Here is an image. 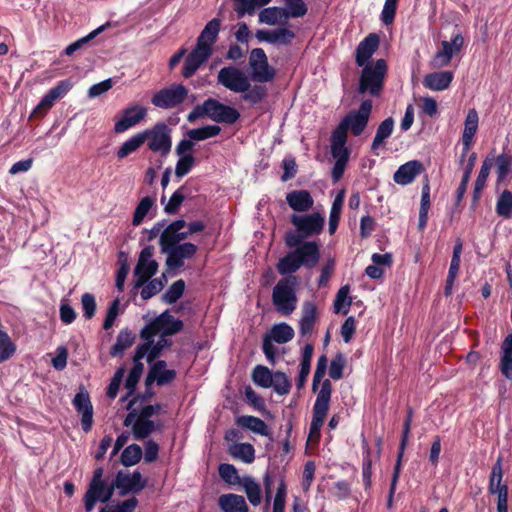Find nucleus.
<instances>
[{
    "label": "nucleus",
    "instance_id": "1",
    "mask_svg": "<svg viewBox=\"0 0 512 512\" xmlns=\"http://www.w3.org/2000/svg\"><path fill=\"white\" fill-rule=\"evenodd\" d=\"M371 111L372 101L364 100L359 109L350 111L332 132L331 155L335 160L332 168V178L334 182L341 179L349 161L350 150L346 146L348 131L354 136L361 135L368 125Z\"/></svg>",
    "mask_w": 512,
    "mask_h": 512
},
{
    "label": "nucleus",
    "instance_id": "2",
    "mask_svg": "<svg viewBox=\"0 0 512 512\" xmlns=\"http://www.w3.org/2000/svg\"><path fill=\"white\" fill-rule=\"evenodd\" d=\"M185 226L184 220L173 221L163 230L159 239L161 252L167 256L166 265L169 269L183 267L185 260L193 258L197 253V245L182 243L187 238V233H182Z\"/></svg>",
    "mask_w": 512,
    "mask_h": 512
},
{
    "label": "nucleus",
    "instance_id": "3",
    "mask_svg": "<svg viewBox=\"0 0 512 512\" xmlns=\"http://www.w3.org/2000/svg\"><path fill=\"white\" fill-rule=\"evenodd\" d=\"M292 251L288 252L277 263V271L281 275H289L298 271L302 266L313 268L320 259V245L316 241H302Z\"/></svg>",
    "mask_w": 512,
    "mask_h": 512
},
{
    "label": "nucleus",
    "instance_id": "4",
    "mask_svg": "<svg viewBox=\"0 0 512 512\" xmlns=\"http://www.w3.org/2000/svg\"><path fill=\"white\" fill-rule=\"evenodd\" d=\"M290 221L295 231H289L285 235V244L292 248L300 244L306 238L319 235L325 224V217L319 212L311 214H292Z\"/></svg>",
    "mask_w": 512,
    "mask_h": 512
},
{
    "label": "nucleus",
    "instance_id": "5",
    "mask_svg": "<svg viewBox=\"0 0 512 512\" xmlns=\"http://www.w3.org/2000/svg\"><path fill=\"white\" fill-rule=\"evenodd\" d=\"M297 278L287 276L278 281L272 293V301L278 312L290 315L297 305L296 296Z\"/></svg>",
    "mask_w": 512,
    "mask_h": 512
},
{
    "label": "nucleus",
    "instance_id": "6",
    "mask_svg": "<svg viewBox=\"0 0 512 512\" xmlns=\"http://www.w3.org/2000/svg\"><path fill=\"white\" fill-rule=\"evenodd\" d=\"M386 73L387 64L385 60L378 59L374 63H367L360 76L359 93H368L372 96L379 95L383 87Z\"/></svg>",
    "mask_w": 512,
    "mask_h": 512
},
{
    "label": "nucleus",
    "instance_id": "7",
    "mask_svg": "<svg viewBox=\"0 0 512 512\" xmlns=\"http://www.w3.org/2000/svg\"><path fill=\"white\" fill-rule=\"evenodd\" d=\"M217 34H200L197 45L185 60L182 75L190 78L210 57Z\"/></svg>",
    "mask_w": 512,
    "mask_h": 512
},
{
    "label": "nucleus",
    "instance_id": "8",
    "mask_svg": "<svg viewBox=\"0 0 512 512\" xmlns=\"http://www.w3.org/2000/svg\"><path fill=\"white\" fill-rule=\"evenodd\" d=\"M140 134L143 137V144L147 142L149 150L166 156L172 147L171 129L164 122H158Z\"/></svg>",
    "mask_w": 512,
    "mask_h": 512
},
{
    "label": "nucleus",
    "instance_id": "9",
    "mask_svg": "<svg viewBox=\"0 0 512 512\" xmlns=\"http://www.w3.org/2000/svg\"><path fill=\"white\" fill-rule=\"evenodd\" d=\"M332 393L331 382L326 379L322 382L321 388L313 406V418L310 424V437H318L327 416Z\"/></svg>",
    "mask_w": 512,
    "mask_h": 512
},
{
    "label": "nucleus",
    "instance_id": "10",
    "mask_svg": "<svg viewBox=\"0 0 512 512\" xmlns=\"http://www.w3.org/2000/svg\"><path fill=\"white\" fill-rule=\"evenodd\" d=\"M249 78L255 82L266 83L274 79L275 69L269 65L268 58L261 48H255L249 55Z\"/></svg>",
    "mask_w": 512,
    "mask_h": 512
},
{
    "label": "nucleus",
    "instance_id": "11",
    "mask_svg": "<svg viewBox=\"0 0 512 512\" xmlns=\"http://www.w3.org/2000/svg\"><path fill=\"white\" fill-rule=\"evenodd\" d=\"M182 328V321L175 319L168 311H165L142 329L141 337L148 338L159 335L166 338L181 331Z\"/></svg>",
    "mask_w": 512,
    "mask_h": 512
},
{
    "label": "nucleus",
    "instance_id": "12",
    "mask_svg": "<svg viewBox=\"0 0 512 512\" xmlns=\"http://www.w3.org/2000/svg\"><path fill=\"white\" fill-rule=\"evenodd\" d=\"M153 256V246L150 245L141 250L133 272L136 278L133 285L134 290L139 289L147 280L151 279L157 273L159 265Z\"/></svg>",
    "mask_w": 512,
    "mask_h": 512
},
{
    "label": "nucleus",
    "instance_id": "13",
    "mask_svg": "<svg viewBox=\"0 0 512 512\" xmlns=\"http://www.w3.org/2000/svg\"><path fill=\"white\" fill-rule=\"evenodd\" d=\"M464 45L462 34H455L450 40H443L436 54L430 62L432 68H442L447 66L451 59L460 53Z\"/></svg>",
    "mask_w": 512,
    "mask_h": 512
},
{
    "label": "nucleus",
    "instance_id": "14",
    "mask_svg": "<svg viewBox=\"0 0 512 512\" xmlns=\"http://www.w3.org/2000/svg\"><path fill=\"white\" fill-rule=\"evenodd\" d=\"M218 83L236 93H243L250 88L249 77L236 67H224L218 72Z\"/></svg>",
    "mask_w": 512,
    "mask_h": 512
},
{
    "label": "nucleus",
    "instance_id": "15",
    "mask_svg": "<svg viewBox=\"0 0 512 512\" xmlns=\"http://www.w3.org/2000/svg\"><path fill=\"white\" fill-rule=\"evenodd\" d=\"M188 95V90L181 84H173L161 89L151 99L154 106L162 109H170L180 105Z\"/></svg>",
    "mask_w": 512,
    "mask_h": 512
},
{
    "label": "nucleus",
    "instance_id": "16",
    "mask_svg": "<svg viewBox=\"0 0 512 512\" xmlns=\"http://www.w3.org/2000/svg\"><path fill=\"white\" fill-rule=\"evenodd\" d=\"M204 112L211 120L218 123H235L239 117V112L230 106L224 105L215 99H208L203 103Z\"/></svg>",
    "mask_w": 512,
    "mask_h": 512
},
{
    "label": "nucleus",
    "instance_id": "17",
    "mask_svg": "<svg viewBox=\"0 0 512 512\" xmlns=\"http://www.w3.org/2000/svg\"><path fill=\"white\" fill-rule=\"evenodd\" d=\"M126 427H132L133 437L136 440L147 438L153 432L160 430L162 423L160 421H153L151 419L143 418L135 412H130L124 419Z\"/></svg>",
    "mask_w": 512,
    "mask_h": 512
},
{
    "label": "nucleus",
    "instance_id": "18",
    "mask_svg": "<svg viewBox=\"0 0 512 512\" xmlns=\"http://www.w3.org/2000/svg\"><path fill=\"white\" fill-rule=\"evenodd\" d=\"M147 115V109L140 105H133L123 111V116L114 125L116 133H123L136 126Z\"/></svg>",
    "mask_w": 512,
    "mask_h": 512
},
{
    "label": "nucleus",
    "instance_id": "19",
    "mask_svg": "<svg viewBox=\"0 0 512 512\" xmlns=\"http://www.w3.org/2000/svg\"><path fill=\"white\" fill-rule=\"evenodd\" d=\"M115 488V482L111 485L107 484L106 482H102L96 485L94 488L93 486H89L84 497L85 509L90 512L93 510L97 501L103 503L108 502L113 496Z\"/></svg>",
    "mask_w": 512,
    "mask_h": 512
},
{
    "label": "nucleus",
    "instance_id": "20",
    "mask_svg": "<svg viewBox=\"0 0 512 512\" xmlns=\"http://www.w3.org/2000/svg\"><path fill=\"white\" fill-rule=\"evenodd\" d=\"M176 377L174 369H167V364L164 360H158L151 363L145 383L151 385L156 382L157 385L163 386L172 382Z\"/></svg>",
    "mask_w": 512,
    "mask_h": 512
},
{
    "label": "nucleus",
    "instance_id": "21",
    "mask_svg": "<svg viewBox=\"0 0 512 512\" xmlns=\"http://www.w3.org/2000/svg\"><path fill=\"white\" fill-rule=\"evenodd\" d=\"M145 480L139 471L133 473L118 472L115 478V486L121 490V495L129 492H139L145 487Z\"/></svg>",
    "mask_w": 512,
    "mask_h": 512
},
{
    "label": "nucleus",
    "instance_id": "22",
    "mask_svg": "<svg viewBox=\"0 0 512 512\" xmlns=\"http://www.w3.org/2000/svg\"><path fill=\"white\" fill-rule=\"evenodd\" d=\"M73 405L81 414V426L85 432L91 430L93 425V406L86 391H80L73 399Z\"/></svg>",
    "mask_w": 512,
    "mask_h": 512
},
{
    "label": "nucleus",
    "instance_id": "23",
    "mask_svg": "<svg viewBox=\"0 0 512 512\" xmlns=\"http://www.w3.org/2000/svg\"><path fill=\"white\" fill-rule=\"evenodd\" d=\"M479 115L475 108L468 110L464 120V129L462 133V159L467 155L473 145V139L478 131Z\"/></svg>",
    "mask_w": 512,
    "mask_h": 512
},
{
    "label": "nucleus",
    "instance_id": "24",
    "mask_svg": "<svg viewBox=\"0 0 512 512\" xmlns=\"http://www.w3.org/2000/svg\"><path fill=\"white\" fill-rule=\"evenodd\" d=\"M71 87L72 84L68 80L58 82L55 87L50 89L48 93L44 95L34 112L41 113L48 111L58 99L66 95Z\"/></svg>",
    "mask_w": 512,
    "mask_h": 512
},
{
    "label": "nucleus",
    "instance_id": "25",
    "mask_svg": "<svg viewBox=\"0 0 512 512\" xmlns=\"http://www.w3.org/2000/svg\"><path fill=\"white\" fill-rule=\"evenodd\" d=\"M423 165L417 160L408 161L401 165L393 175L395 183L405 186L414 181L421 173Z\"/></svg>",
    "mask_w": 512,
    "mask_h": 512
},
{
    "label": "nucleus",
    "instance_id": "26",
    "mask_svg": "<svg viewBox=\"0 0 512 512\" xmlns=\"http://www.w3.org/2000/svg\"><path fill=\"white\" fill-rule=\"evenodd\" d=\"M286 202L296 212H307L314 205V199L307 190H294L286 195Z\"/></svg>",
    "mask_w": 512,
    "mask_h": 512
},
{
    "label": "nucleus",
    "instance_id": "27",
    "mask_svg": "<svg viewBox=\"0 0 512 512\" xmlns=\"http://www.w3.org/2000/svg\"><path fill=\"white\" fill-rule=\"evenodd\" d=\"M379 47V38L377 34H369L360 42L356 49V63L358 66H365Z\"/></svg>",
    "mask_w": 512,
    "mask_h": 512
},
{
    "label": "nucleus",
    "instance_id": "28",
    "mask_svg": "<svg viewBox=\"0 0 512 512\" xmlns=\"http://www.w3.org/2000/svg\"><path fill=\"white\" fill-rule=\"evenodd\" d=\"M453 78L451 71L433 72L424 77L423 85L432 91H443L450 86Z\"/></svg>",
    "mask_w": 512,
    "mask_h": 512
},
{
    "label": "nucleus",
    "instance_id": "29",
    "mask_svg": "<svg viewBox=\"0 0 512 512\" xmlns=\"http://www.w3.org/2000/svg\"><path fill=\"white\" fill-rule=\"evenodd\" d=\"M317 317V308L313 302L307 301L302 307V316L299 322V331L302 335L310 334Z\"/></svg>",
    "mask_w": 512,
    "mask_h": 512
},
{
    "label": "nucleus",
    "instance_id": "30",
    "mask_svg": "<svg viewBox=\"0 0 512 512\" xmlns=\"http://www.w3.org/2000/svg\"><path fill=\"white\" fill-rule=\"evenodd\" d=\"M218 502L223 512H248V506L243 496L224 494L219 497Z\"/></svg>",
    "mask_w": 512,
    "mask_h": 512
},
{
    "label": "nucleus",
    "instance_id": "31",
    "mask_svg": "<svg viewBox=\"0 0 512 512\" xmlns=\"http://www.w3.org/2000/svg\"><path fill=\"white\" fill-rule=\"evenodd\" d=\"M503 469H502V458L498 457L495 465L492 468L488 490L489 493L499 495L501 493H508V487L506 484H502Z\"/></svg>",
    "mask_w": 512,
    "mask_h": 512
},
{
    "label": "nucleus",
    "instance_id": "32",
    "mask_svg": "<svg viewBox=\"0 0 512 512\" xmlns=\"http://www.w3.org/2000/svg\"><path fill=\"white\" fill-rule=\"evenodd\" d=\"M155 336L143 338L145 342L137 348H144L145 357L149 364H151L161 353V351L169 345L166 338L160 336L159 340L155 343Z\"/></svg>",
    "mask_w": 512,
    "mask_h": 512
},
{
    "label": "nucleus",
    "instance_id": "33",
    "mask_svg": "<svg viewBox=\"0 0 512 512\" xmlns=\"http://www.w3.org/2000/svg\"><path fill=\"white\" fill-rule=\"evenodd\" d=\"M236 422L242 428L251 430L261 436H268L270 433L268 425L262 419L255 416H240Z\"/></svg>",
    "mask_w": 512,
    "mask_h": 512
},
{
    "label": "nucleus",
    "instance_id": "34",
    "mask_svg": "<svg viewBox=\"0 0 512 512\" xmlns=\"http://www.w3.org/2000/svg\"><path fill=\"white\" fill-rule=\"evenodd\" d=\"M502 355L500 359L501 373L507 378L512 379V334H509L502 343Z\"/></svg>",
    "mask_w": 512,
    "mask_h": 512
},
{
    "label": "nucleus",
    "instance_id": "35",
    "mask_svg": "<svg viewBox=\"0 0 512 512\" xmlns=\"http://www.w3.org/2000/svg\"><path fill=\"white\" fill-rule=\"evenodd\" d=\"M229 454L236 460L252 463L255 459V449L249 443H233L228 448Z\"/></svg>",
    "mask_w": 512,
    "mask_h": 512
},
{
    "label": "nucleus",
    "instance_id": "36",
    "mask_svg": "<svg viewBox=\"0 0 512 512\" xmlns=\"http://www.w3.org/2000/svg\"><path fill=\"white\" fill-rule=\"evenodd\" d=\"M394 130V120L392 117L386 118L382 121L377 127L371 149L372 151H376L380 146H382L385 141L392 135Z\"/></svg>",
    "mask_w": 512,
    "mask_h": 512
},
{
    "label": "nucleus",
    "instance_id": "37",
    "mask_svg": "<svg viewBox=\"0 0 512 512\" xmlns=\"http://www.w3.org/2000/svg\"><path fill=\"white\" fill-rule=\"evenodd\" d=\"M259 21L268 25H280L287 21V14L282 8L269 7L259 13Z\"/></svg>",
    "mask_w": 512,
    "mask_h": 512
},
{
    "label": "nucleus",
    "instance_id": "38",
    "mask_svg": "<svg viewBox=\"0 0 512 512\" xmlns=\"http://www.w3.org/2000/svg\"><path fill=\"white\" fill-rule=\"evenodd\" d=\"M313 351H314V348H313L312 344H306L304 346L303 353H302V359H301V363H300V372H299L298 379H297V386L299 389H301L304 386V384L307 380V377L310 373Z\"/></svg>",
    "mask_w": 512,
    "mask_h": 512
},
{
    "label": "nucleus",
    "instance_id": "39",
    "mask_svg": "<svg viewBox=\"0 0 512 512\" xmlns=\"http://www.w3.org/2000/svg\"><path fill=\"white\" fill-rule=\"evenodd\" d=\"M240 486L243 487L249 502L253 506L260 505L262 500L261 488L260 485L251 476L242 477Z\"/></svg>",
    "mask_w": 512,
    "mask_h": 512
},
{
    "label": "nucleus",
    "instance_id": "40",
    "mask_svg": "<svg viewBox=\"0 0 512 512\" xmlns=\"http://www.w3.org/2000/svg\"><path fill=\"white\" fill-rule=\"evenodd\" d=\"M135 340L134 334L129 329H122L117 335L115 344L111 347L110 354L113 357L121 356Z\"/></svg>",
    "mask_w": 512,
    "mask_h": 512
},
{
    "label": "nucleus",
    "instance_id": "41",
    "mask_svg": "<svg viewBox=\"0 0 512 512\" xmlns=\"http://www.w3.org/2000/svg\"><path fill=\"white\" fill-rule=\"evenodd\" d=\"M267 337L280 344L287 343L294 337V330L286 323L276 324Z\"/></svg>",
    "mask_w": 512,
    "mask_h": 512
},
{
    "label": "nucleus",
    "instance_id": "42",
    "mask_svg": "<svg viewBox=\"0 0 512 512\" xmlns=\"http://www.w3.org/2000/svg\"><path fill=\"white\" fill-rule=\"evenodd\" d=\"M166 282V277L163 274L161 278L149 279L143 284L141 288V298L143 300H148L158 294L164 287Z\"/></svg>",
    "mask_w": 512,
    "mask_h": 512
},
{
    "label": "nucleus",
    "instance_id": "43",
    "mask_svg": "<svg viewBox=\"0 0 512 512\" xmlns=\"http://www.w3.org/2000/svg\"><path fill=\"white\" fill-rule=\"evenodd\" d=\"M155 203V197L145 196L142 198L134 211L132 224L134 226H139L143 222L148 212L152 209L153 206H155Z\"/></svg>",
    "mask_w": 512,
    "mask_h": 512
},
{
    "label": "nucleus",
    "instance_id": "44",
    "mask_svg": "<svg viewBox=\"0 0 512 512\" xmlns=\"http://www.w3.org/2000/svg\"><path fill=\"white\" fill-rule=\"evenodd\" d=\"M221 128L217 125H207L197 129H191L187 136L193 141H203L219 135Z\"/></svg>",
    "mask_w": 512,
    "mask_h": 512
},
{
    "label": "nucleus",
    "instance_id": "45",
    "mask_svg": "<svg viewBox=\"0 0 512 512\" xmlns=\"http://www.w3.org/2000/svg\"><path fill=\"white\" fill-rule=\"evenodd\" d=\"M496 213L505 219L512 215V192L504 190L498 197L496 203Z\"/></svg>",
    "mask_w": 512,
    "mask_h": 512
},
{
    "label": "nucleus",
    "instance_id": "46",
    "mask_svg": "<svg viewBox=\"0 0 512 512\" xmlns=\"http://www.w3.org/2000/svg\"><path fill=\"white\" fill-rule=\"evenodd\" d=\"M143 145V137L139 133L133 135L128 140H126L121 147L117 151V157L119 159H123L130 155L131 153L135 152L138 148H140Z\"/></svg>",
    "mask_w": 512,
    "mask_h": 512
},
{
    "label": "nucleus",
    "instance_id": "47",
    "mask_svg": "<svg viewBox=\"0 0 512 512\" xmlns=\"http://www.w3.org/2000/svg\"><path fill=\"white\" fill-rule=\"evenodd\" d=\"M142 458V449L137 444L127 446L121 454V463L126 466L136 465Z\"/></svg>",
    "mask_w": 512,
    "mask_h": 512
},
{
    "label": "nucleus",
    "instance_id": "48",
    "mask_svg": "<svg viewBox=\"0 0 512 512\" xmlns=\"http://www.w3.org/2000/svg\"><path fill=\"white\" fill-rule=\"evenodd\" d=\"M252 379L256 385L269 388L272 386L273 374L267 367L257 365L253 370Z\"/></svg>",
    "mask_w": 512,
    "mask_h": 512
},
{
    "label": "nucleus",
    "instance_id": "49",
    "mask_svg": "<svg viewBox=\"0 0 512 512\" xmlns=\"http://www.w3.org/2000/svg\"><path fill=\"white\" fill-rule=\"evenodd\" d=\"M189 195V189L185 185L181 186L177 189L169 199L168 203L165 205L164 210L168 214L175 213L184 199Z\"/></svg>",
    "mask_w": 512,
    "mask_h": 512
},
{
    "label": "nucleus",
    "instance_id": "50",
    "mask_svg": "<svg viewBox=\"0 0 512 512\" xmlns=\"http://www.w3.org/2000/svg\"><path fill=\"white\" fill-rule=\"evenodd\" d=\"M350 288L345 285L339 289L334 300V312H343L346 314L351 306V299L349 297Z\"/></svg>",
    "mask_w": 512,
    "mask_h": 512
},
{
    "label": "nucleus",
    "instance_id": "51",
    "mask_svg": "<svg viewBox=\"0 0 512 512\" xmlns=\"http://www.w3.org/2000/svg\"><path fill=\"white\" fill-rule=\"evenodd\" d=\"M491 167H492V161L491 160H485L482 163L480 172H479V174L477 176V179H476V182H475V186H474V201L475 202L479 199L480 194H481L483 188L485 187V184H486L487 178L489 176Z\"/></svg>",
    "mask_w": 512,
    "mask_h": 512
},
{
    "label": "nucleus",
    "instance_id": "52",
    "mask_svg": "<svg viewBox=\"0 0 512 512\" xmlns=\"http://www.w3.org/2000/svg\"><path fill=\"white\" fill-rule=\"evenodd\" d=\"M272 0H238L234 4V10L238 16H243L246 13H252L257 7H262Z\"/></svg>",
    "mask_w": 512,
    "mask_h": 512
},
{
    "label": "nucleus",
    "instance_id": "53",
    "mask_svg": "<svg viewBox=\"0 0 512 512\" xmlns=\"http://www.w3.org/2000/svg\"><path fill=\"white\" fill-rule=\"evenodd\" d=\"M497 163V180L498 182L506 181L512 170V156L499 155L496 159Z\"/></svg>",
    "mask_w": 512,
    "mask_h": 512
},
{
    "label": "nucleus",
    "instance_id": "54",
    "mask_svg": "<svg viewBox=\"0 0 512 512\" xmlns=\"http://www.w3.org/2000/svg\"><path fill=\"white\" fill-rule=\"evenodd\" d=\"M220 477L231 485H240L242 477L239 476L237 469L232 464L223 463L219 466Z\"/></svg>",
    "mask_w": 512,
    "mask_h": 512
},
{
    "label": "nucleus",
    "instance_id": "55",
    "mask_svg": "<svg viewBox=\"0 0 512 512\" xmlns=\"http://www.w3.org/2000/svg\"><path fill=\"white\" fill-rule=\"evenodd\" d=\"M185 290V282L183 280L175 281L168 290L163 294L162 300L167 304H173L181 298Z\"/></svg>",
    "mask_w": 512,
    "mask_h": 512
},
{
    "label": "nucleus",
    "instance_id": "56",
    "mask_svg": "<svg viewBox=\"0 0 512 512\" xmlns=\"http://www.w3.org/2000/svg\"><path fill=\"white\" fill-rule=\"evenodd\" d=\"M16 347L9 335L0 330V363L8 360L14 354Z\"/></svg>",
    "mask_w": 512,
    "mask_h": 512
},
{
    "label": "nucleus",
    "instance_id": "57",
    "mask_svg": "<svg viewBox=\"0 0 512 512\" xmlns=\"http://www.w3.org/2000/svg\"><path fill=\"white\" fill-rule=\"evenodd\" d=\"M274 391L279 395H286L290 392L291 382L283 372H275L273 374L272 386Z\"/></svg>",
    "mask_w": 512,
    "mask_h": 512
},
{
    "label": "nucleus",
    "instance_id": "58",
    "mask_svg": "<svg viewBox=\"0 0 512 512\" xmlns=\"http://www.w3.org/2000/svg\"><path fill=\"white\" fill-rule=\"evenodd\" d=\"M475 160H476V154L472 153L470 155L468 163L466 165L461 183H460L459 187L457 188V200L458 201L462 200V198L466 192L467 185H468V182H469V179H470L473 167H474Z\"/></svg>",
    "mask_w": 512,
    "mask_h": 512
},
{
    "label": "nucleus",
    "instance_id": "59",
    "mask_svg": "<svg viewBox=\"0 0 512 512\" xmlns=\"http://www.w3.org/2000/svg\"><path fill=\"white\" fill-rule=\"evenodd\" d=\"M289 17H302L307 13V6L303 0H286V8L284 9Z\"/></svg>",
    "mask_w": 512,
    "mask_h": 512
},
{
    "label": "nucleus",
    "instance_id": "60",
    "mask_svg": "<svg viewBox=\"0 0 512 512\" xmlns=\"http://www.w3.org/2000/svg\"><path fill=\"white\" fill-rule=\"evenodd\" d=\"M195 164V157L193 155L179 156L175 166V175L182 178L187 175Z\"/></svg>",
    "mask_w": 512,
    "mask_h": 512
},
{
    "label": "nucleus",
    "instance_id": "61",
    "mask_svg": "<svg viewBox=\"0 0 512 512\" xmlns=\"http://www.w3.org/2000/svg\"><path fill=\"white\" fill-rule=\"evenodd\" d=\"M260 42H268L275 45L288 44L295 34H255Z\"/></svg>",
    "mask_w": 512,
    "mask_h": 512
},
{
    "label": "nucleus",
    "instance_id": "62",
    "mask_svg": "<svg viewBox=\"0 0 512 512\" xmlns=\"http://www.w3.org/2000/svg\"><path fill=\"white\" fill-rule=\"evenodd\" d=\"M138 505V500L131 497L115 506L102 508L100 512H133Z\"/></svg>",
    "mask_w": 512,
    "mask_h": 512
},
{
    "label": "nucleus",
    "instance_id": "63",
    "mask_svg": "<svg viewBox=\"0 0 512 512\" xmlns=\"http://www.w3.org/2000/svg\"><path fill=\"white\" fill-rule=\"evenodd\" d=\"M345 366V358L342 354H337L330 363L329 376L338 380L342 377L343 368Z\"/></svg>",
    "mask_w": 512,
    "mask_h": 512
},
{
    "label": "nucleus",
    "instance_id": "64",
    "mask_svg": "<svg viewBox=\"0 0 512 512\" xmlns=\"http://www.w3.org/2000/svg\"><path fill=\"white\" fill-rule=\"evenodd\" d=\"M81 304L84 317L91 319L96 312V301L94 295L90 293H84L81 297Z\"/></svg>",
    "mask_w": 512,
    "mask_h": 512
}]
</instances>
